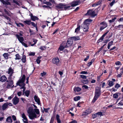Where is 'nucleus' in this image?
<instances>
[{"label":"nucleus","mask_w":123,"mask_h":123,"mask_svg":"<svg viewBox=\"0 0 123 123\" xmlns=\"http://www.w3.org/2000/svg\"><path fill=\"white\" fill-rule=\"evenodd\" d=\"M25 76V75H23L20 78L19 80L17 83V85H18L20 86V89H23V91L24 95L25 94V95L27 97H28L30 93V91L29 90H26L25 92L26 87L25 86V84L24 83Z\"/></svg>","instance_id":"1"},{"label":"nucleus","mask_w":123,"mask_h":123,"mask_svg":"<svg viewBox=\"0 0 123 123\" xmlns=\"http://www.w3.org/2000/svg\"><path fill=\"white\" fill-rule=\"evenodd\" d=\"M92 20L89 19H86L84 22L83 24H82L81 26L84 29V31L85 32L88 31V26Z\"/></svg>","instance_id":"2"},{"label":"nucleus","mask_w":123,"mask_h":123,"mask_svg":"<svg viewBox=\"0 0 123 123\" xmlns=\"http://www.w3.org/2000/svg\"><path fill=\"white\" fill-rule=\"evenodd\" d=\"M27 112L29 114V117L31 119L33 120L37 118V115L35 113L33 112V110L32 108H29L27 111Z\"/></svg>","instance_id":"3"},{"label":"nucleus","mask_w":123,"mask_h":123,"mask_svg":"<svg viewBox=\"0 0 123 123\" xmlns=\"http://www.w3.org/2000/svg\"><path fill=\"white\" fill-rule=\"evenodd\" d=\"M100 95V90L99 89H96L95 92V96L92 100V102L94 103L95 101L97 99Z\"/></svg>","instance_id":"4"},{"label":"nucleus","mask_w":123,"mask_h":123,"mask_svg":"<svg viewBox=\"0 0 123 123\" xmlns=\"http://www.w3.org/2000/svg\"><path fill=\"white\" fill-rule=\"evenodd\" d=\"M6 82H7V85L6 86V88H9L11 87H13L14 85H13V82L12 80V78L9 79V78H8V80H6Z\"/></svg>","instance_id":"5"},{"label":"nucleus","mask_w":123,"mask_h":123,"mask_svg":"<svg viewBox=\"0 0 123 123\" xmlns=\"http://www.w3.org/2000/svg\"><path fill=\"white\" fill-rule=\"evenodd\" d=\"M15 36L20 43H21L24 41V39L23 37H22V34L20 33L19 35L16 34Z\"/></svg>","instance_id":"6"},{"label":"nucleus","mask_w":123,"mask_h":123,"mask_svg":"<svg viewBox=\"0 0 123 123\" xmlns=\"http://www.w3.org/2000/svg\"><path fill=\"white\" fill-rule=\"evenodd\" d=\"M80 3V0H74L71 3V6L74 7L75 6Z\"/></svg>","instance_id":"7"},{"label":"nucleus","mask_w":123,"mask_h":123,"mask_svg":"<svg viewBox=\"0 0 123 123\" xmlns=\"http://www.w3.org/2000/svg\"><path fill=\"white\" fill-rule=\"evenodd\" d=\"M100 25L101 26L100 30L101 31L107 26V24L106 23L104 22L101 23Z\"/></svg>","instance_id":"8"},{"label":"nucleus","mask_w":123,"mask_h":123,"mask_svg":"<svg viewBox=\"0 0 123 123\" xmlns=\"http://www.w3.org/2000/svg\"><path fill=\"white\" fill-rule=\"evenodd\" d=\"M7 73L9 74V76L8 77V78H9V79L12 78V74L13 73V70L11 68H10L8 69V71Z\"/></svg>","instance_id":"9"},{"label":"nucleus","mask_w":123,"mask_h":123,"mask_svg":"<svg viewBox=\"0 0 123 123\" xmlns=\"http://www.w3.org/2000/svg\"><path fill=\"white\" fill-rule=\"evenodd\" d=\"M87 14H88L93 17H95L96 15V14L95 13V12L94 11H92L90 10H89L88 11L87 13Z\"/></svg>","instance_id":"10"},{"label":"nucleus","mask_w":123,"mask_h":123,"mask_svg":"<svg viewBox=\"0 0 123 123\" xmlns=\"http://www.w3.org/2000/svg\"><path fill=\"white\" fill-rule=\"evenodd\" d=\"M21 116L23 118V120L24 123H28L27 118L24 113H22L21 114Z\"/></svg>","instance_id":"11"},{"label":"nucleus","mask_w":123,"mask_h":123,"mask_svg":"<svg viewBox=\"0 0 123 123\" xmlns=\"http://www.w3.org/2000/svg\"><path fill=\"white\" fill-rule=\"evenodd\" d=\"M34 98L35 102L37 103L38 105L41 104L40 99L37 95H35L34 97Z\"/></svg>","instance_id":"12"},{"label":"nucleus","mask_w":123,"mask_h":123,"mask_svg":"<svg viewBox=\"0 0 123 123\" xmlns=\"http://www.w3.org/2000/svg\"><path fill=\"white\" fill-rule=\"evenodd\" d=\"M71 40V39L68 40L67 42L65 44L66 45L65 46L66 48L69 47L73 44V41Z\"/></svg>","instance_id":"13"},{"label":"nucleus","mask_w":123,"mask_h":123,"mask_svg":"<svg viewBox=\"0 0 123 123\" xmlns=\"http://www.w3.org/2000/svg\"><path fill=\"white\" fill-rule=\"evenodd\" d=\"M7 80V78L5 75H2L1 77L0 76V81L4 82Z\"/></svg>","instance_id":"14"},{"label":"nucleus","mask_w":123,"mask_h":123,"mask_svg":"<svg viewBox=\"0 0 123 123\" xmlns=\"http://www.w3.org/2000/svg\"><path fill=\"white\" fill-rule=\"evenodd\" d=\"M13 103L14 105L17 104L19 102V99L16 97H14L12 99Z\"/></svg>","instance_id":"15"},{"label":"nucleus","mask_w":123,"mask_h":123,"mask_svg":"<svg viewBox=\"0 0 123 123\" xmlns=\"http://www.w3.org/2000/svg\"><path fill=\"white\" fill-rule=\"evenodd\" d=\"M54 64H55L57 66H60V64L59 62V60L58 58H56L54 59Z\"/></svg>","instance_id":"16"},{"label":"nucleus","mask_w":123,"mask_h":123,"mask_svg":"<svg viewBox=\"0 0 123 123\" xmlns=\"http://www.w3.org/2000/svg\"><path fill=\"white\" fill-rule=\"evenodd\" d=\"M55 119L56 120L57 123H61V121L60 118V116L58 114H57L55 116Z\"/></svg>","instance_id":"17"},{"label":"nucleus","mask_w":123,"mask_h":123,"mask_svg":"<svg viewBox=\"0 0 123 123\" xmlns=\"http://www.w3.org/2000/svg\"><path fill=\"white\" fill-rule=\"evenodd\" d=\"M65 42H63L62 43V44L61 45L59 48L58 51L59 50L61 51L64 48H66L65 47L66 45L65 44Z\"/></svg>","instance_id":"18"},{"label":"nucleus","mask_w":123,"mask_h":123,"mask_svg":"<svg viewBox=\"0 0 123 123\" xmlns=\"http://www.w3.org/2000/svg\"><path fill=\"white\" fill-rule=\"evenodd\" d=\"M92 112V111L89 109H87L85 112L83 113L82 115H86Z\"/></svg>","instance_id":"19"},{"label":"nucleus","mask_w":123,"mask_h":123,"mask_svg":"<svg viewBox=\"0 0 123 123\" xmlns=\"http://www.w3.org/2000/svg\"><path fill=\"white\" fill-rule=\"evenodd\" d=\"M34 110L36 115H37V118L38 117L40 116V111L37 108H35Z\"/></svg>","instance_id":"20"},{"label":"nucleus","mask_w":123,"mask_h":123,"mask_svg":"<svg viewBox=\"0 0 123 123\" xmlns=\"http://www.w3.org/2000/svg\"><path fill=\"white\" fill-rule=\"evenodd\" d=\"M6 121L8 123H12V121L11 116H9L7 117L6 119Z\"/></svg>","instance_id":"21"},{"label":"nucleus","mask_w":123,"mask_h":123,"mask_svg":"<svg viewBox=\"0 0 123 123\" xmlns=\"http://www.w3.org/2000/svg\"><path fill=\"white\" fill-rule=\"evenodd\" d=\"M6 102L4 104L2 105V109L3 110H5L6 108H7L8 106Z\"/></svg>","instance_id":"22"},{"label":"nucleus","mask_w":123,"mask_h":123,"mask_svg":"<svg viewBox=\"0 0 123 123\" xmlns=\"http://www.w3.org/2000/svg\"><path fill=\"white\" fill-rule=\"evenodd\" d=\"M31 17L32 20L34 21L39 19L36 16H33L32 15H31Z\"/></svg>","instance_id":"23"},{"label":"nucleus","mask_w":123,"mask_h":123,"mask_svg":"<svg viewBox=\"0 0 123 123\" xmlns=\"http://www.w3.org/2000/svg\"><path fill=\"white\" fill-rule=\"evenodd\" d=\"M71 39L73 40L74 41H77L80 39V38L78 36L74 37H71Z\"/></svg>","instance_id":"24"},{"label":"nucleus","mask_w":123,"mask_h":123,"mask_svg":"<svg viewBox=\"0 0 123 123\" xmlns=\"http://www.w3.org/2000/svg\"><path fill=\"white\" fill-rule=\"evenodd\" d=\"M56 7L58 8H62L65 7V5L62 4H61L56 6Z\"/></svg>","instance_id":"25"},{"label":"nucleus","mask_w":123,"mask_h":123,"mask_svg":"<svg viewBox=\"0 0 123 123\" xmlns=\"http://www.w3.org/2000/svg\"><path fill=\"white\" fill-rule=\"evenodd\" d=\"M0 1L2 3L4 4V5H9L10 4V3L8 1H5L3 0H0Z\"/></svg>","instance_id":"26"},{"label":"nucleus","mask_w":123,"mask_h":123,"mask_svg":"<svg viewBox=\"0 0 123 123\" xmlns=\"http://www.w3.org/2000/svg\"><path fill=\"white\" fill-rule=\"evenodd\" d=\"M4 58L6 59H7L8 58L9 56V54L8 53H4L3 55Z\"/></svg>","instance_id":"27"},{"label":"nucleus","mask_w":123,"mask_h":123,"mask_svg":"<svg viewBox=\"0 0 123 123\" xmlns=\"http://www.w3.org/2000/svg\"><path fill=\"white\" fill-rule=\"evenodd\" d=\"M113 43V41H111L108 43L107 46V48L108 49H109L110 48V47L112 44Z\"/></svg>","instance_id":"28"},{"label":"nucleus","mask_w":123,"mask_h":123,"mask_svg":"<svg viewBox=\"0 0 123 123\" xmlns=\"http://www.w3.org/2000/svg\"><path fill=\"white\" fill-rule=\"evenodd\" d=\"M41 56H39L38 57L36 61V62L37 64H39L41 62L40 59H41Z\"/></svg>","instance_id":"29"},{"label":"nucleus","mask_w":123,"mask_h":123,"mask_svg":"<svg viewBox=\"0 0 123 123\" xmlns=\"http://www.w3.org/2000/svg\"><path fill=\"white\" fill-rule=\"evenodd\" d=\"M101 3V2L100 1H98L97 3H95L92 5V6L94 7L97 6L99 5Z\"/></svg>","instance_id":"30"},{"label":"nucleus","mask_w":123,"mask_h":123,"mask_svg":"<svg viewBox=\"0 0 123 123\" xmlns=\"http://www.w3.org/2000/svg\"><path fill=\"white\" fill-rule=\"evenodd\" d=\"M75 91L79 92L81 90V89L79 87H77L75 88L74 89Z\"/></svg>","instance_id":"31"},{"label":"nucleus","mask_w":123,"mask_h":123,"mask_svg":"<svg viewBox=\"0 0 123 123\" xmlns=\"http://www.w3.org/2000/svg\"><path fill=\"white\" fill-rule=\"evenodd\" d=\"M80 29V26L79 25H78V27L75 30V32H79Z\"/></svg>","instance_id":"32"},{"label":"nucleus","mask_w":123,"mask_h":123,"mask_svg":"<svg viewBox=\"0 0 123 123\" xmlns=\"http://www.w3.org/2000/svg\"><path fill=\"white\" fill-rule=\"evenodd\" d=\"M16 58L15 59L16 60H20L21 59V57L18 54H17L15 55Z\"/></svg>","instance_id":"33"},{"label":"nucleus","mask_w":123,"mask_h":123,"mask_svg":"<svg viewBox=\"0 0 123 123\" xmlns=\"http://www.w3.org/2000/svg\"><path fill=\"white\" fill-rule=\"evenodd\" d=\"M114 82L112 81H109L108 82V85L110 87L114 85Z\"/></svg>","instance_id":"34"},{"label":"nucleus","mask_w":123,"mask_h":123,"mask_svg":"<svg viewBox=\"0 0 123 123\" xmlns=\"http://www.w3.org/2000/svg\"><path fill=\"white\" fill-rule=\"evenodd\" d=\"M26 56L25 55H24L21 59L22 62L23 63L25 62H26Z\"/></svg>","instance_id":"35"},{"label":"nucleus","mask_w":123,"mask_h":123,"mask_svg":"<svg viewBox=\"0 0 123 123\" xmlns=\"http://www.w3.org/2000/svg\"><path fill=\"white\" fill-rule=\"evenodd\" d=\"M24 22L25 23L28 25H30L31 24V22L30 20H25L24 21Z\"/></svg>","instance_id":"36"},{"label":"nucleus","mask_w":123,"mask_h":123,"mask_svg":"<svg viewBox=\"0 0 123 123\" xmlns=\"http://www.w3.org/2000/svg\"><path fill=\"white\" fill-rule=\"evenodd\" d=\"M80 96H77L74 98V100L75 101H77L80 99Z\"/></svg>","instance_id":"37"},{"label":"nucleus","mask_w":123,"mask_h":123,"mask_svg":"<svg viewBox=\"0 0 123 123\" xmlns=\"http://www.w3.org/2000/svg\"><path fill=\"white\" fill-rule=\"evenodd\" d=\"M40 49L42 50H44L46 49V48L45 46H42L40 47Z\"/></svg>","instance_id":"38"},{"label":"nucleus","mask_w":123,"mask_h":123,"mask_svg":"<svg viewBox=\"0 0 123 123\" xmlns=\"http://www.w3.org/2000/svg\"><path fill=\"white\" fill-rule=\"evenodd\" d=\"M118 106H121L123 105V99L121 100L118 104Z\"/></svg>","instance_id":"39"},{"label":"nucleus","mask_w":123,"mask_h":123,"mask_svg":"<svg viewBox=\"0 0 123 123\" xmlns=\"http://www.w3.org/2000/svg\"><path fill=\"white\" fill-rule=\"evenodd\" d=\"M116 19V17H115L113 18L112 19L110 20H109V22L110 23L113 22Z\"/></svg>","instance_id":"40"},{"label":"nucleus","mask_w":123,"mask_h":123,"mask_svg":"<svg viewBox=\"0 0 123 123\" xmlns=\"http://www.w3.org/2000/svg\"><path fill=\"white\" fill-rule=\"evenodd\" d=\"M113 96L114 98H117L118 97V93L114 94L113 95Z\"/></svg>","instance_id":"41"},{"label":"nucleus","mask_w":123,"mask_h":123,"mask_svg":"<svg viewBox=\"0 0 123 123\" xmlns=\"http://www.w3.org/2000/svg\"><path fill=\"white\" fill-rule=\"evenodd\" d=\"M114 86L115 88L117 89L120 87V85L118 83H117Z\"/></svg>","instance_id":"42"},{"label":"nucleus","mask_w":123,"mask_h":123,"mask_svg":"<svg viewBox=\"0 0 123 123\" xmlns=\"http://www.w3.org/2000/svg\"><path fill=\"white\" fill-rule=\"evenodd\" d=\"M115 3V0H113L111 2L110 4V5L111 6H112Z\"/></svg>","instance_id":"43"},{"label":"nucleus","mask_w":123,"mask_h":123,"mask_svg":"<svg viewBox=\"0 0 123 123\" xmlns=\"http://www.w3.org/2000/svg\"><path fill=\"white\" fill-rule=\"evenodd\" d=\"M115 64L117 65H121L122 64L121 63V62L119 61H117L115 63Z\"/></svg>","instance_id":"44"},{"label":"nucleus","mask_w":123,"mask_h":123,"mask_svg":"<svg viewBox=\"0 0 123 123\" xmlns=\"http://www.w3.org/2000/svg\"><path fill=\"white\" fill-rule=\"evenodd\" d=\"M80 77L83 79H86V76L85 75H81Z\"/></svg>","instance_id":"45"},{"label":"nucleus","mask_w":123,"mask_h":123,"mask_svg":"<svg viewBox=\"0 0 123 123\" xmlns=\"http://www.w3.org/2000/svg\"><path fill=\"white\" fill-rule=\"evenodd\" d=\"M50 109L49 108H48L47 109H45L44 108V111L46 112H48V111Z\"/></svg>","instance_id":"46"},{"label":"nucleus","mask_w":123,"mask_h":123,"mask_svg":"<svg viewBox=\"0 0 123 123\" xmlns=\"http://www.w3.org/2000/svg\"><path fill=\"white\" fill-rule=\"evenodd\" d=\"M97 114L98 115H99L100 116H103V113L102 112H99L98 113H97Z\"/></svg>","instance_id":"47"},{"label":"nucleus","mask_w":123,"mask_h":123,"mask_svg":"<svg viewBox=\"0 0 123 123\" xmlns=\"http://www.w3.org/2000/svg\"><path fill=\"white\" fill-rule=\"evenodd\" d=\"M21 43L22 45L24 46L25 47H28L27 45L25 43H24L23 42Z\"/></svg>","instance_id":"48"},{"label":"nucleus","mask_w":123,"mask_h":123,"mask_svg":"<svg viewBox=\"0 0 123 123\" xmlns=\"http://www.w3.org/2000/svg\"><path fill=\"white\" fill-rule=\"evenodd\" d=\"M80 74H87L88 73L87 72L85 71H83L81 72L80 73Z\"/></svg>","instance_id":"49"},{"label":"nucleus","mask_w":123,"mask_h":123,"mask_svg":"<svg viewBox=\"0 0 123 123\" xmlns=\"http://www.w3.org/2000/svg\"><path fill=\"white\" fill-rule=\"evenodd\" d=\"M35 55V53L34 52H31L29 54L30 56H34Z\"/></svg>","instance_id":"50"},{"label":"nucleus","mask_w":123,"mask_h":123,"mask_svg":"<svg viewBox=\"0 0 123 123\" xmlns=\"http://www.w3.org/2000/svg\"><path fill=\"white\" fill-rule=\"evenodd\" d=\"M34 27H36V26H37V25L35 23L33 22H31V24Z\"/></svg>","instance_id":"51"},{"label":"nucleus","mask_w":123,"mask_h":123,"mask_svg":"<svg viewBox=\"0 0 123 123\" xmlns=\"http://www.w3.org/2000/svg\"><path fill=\"white\" fill-rule=\"evenodd\" d=\"M41 74L42 76H43L46 74V73L45 72H43V73H41Z\"/></svg>","instance_id":"52"},{"label":"nucleus","mask_w":123,"mask_h":123,"mask_svg":"<svg viewBox=\"0 0 123 123\" xmlns=\"http://www.w3.org/2000/svg\"><path fill=\"white\" fill-rule=\"evenodd\" d=\"M54 121V117H52V118L51 120L50 123H53Z\"/></svg>","instance_id":"53"},{"label":"nucleus","mask_w":123,"mask_h":123,"mask_svg":"<svg viewBox=\"0 0 123 123\" xmlns=\"http://www.w3.org/2000/svg\"><path fill=\"white\" fill-rule=\"evenodd\" d=\"M12 117L14 121H15L16 120V116L14 115H12Z\"/></svg>","instance_id":"54"},{"label":"nucleus","mask_w":123,"mask_h":123,"mask_svg":"<svg viewBox=\"0 0 123 123\" xmlns=\"http://www.w3.org/2000/svg\"><path fill=\"white\" fill-rule=\"evenodd\" d=\"M92 61H91L89 62L87 64V66H90L92 64Z\"/></svg>","instance_id":"55"},{"label":"nucleus","mask_w":123,"mask_h":123,"mask_svg":"<svg viewBox=\"0 0 123 123\" xmlns=\"http://www.w3.org/2000/svg\"><path fill=\"white\" fill-rule=\"evenodd\" d=\"M97 116V113L92 115V117L93 118L96 117Z\"/></svg>","instance_id":"56"},{"label":"nucleus","mask_w":123,"mask_h":123,"mask_svg":"<svg viewBox=\"0 0 123 123\" xmlns=\"http://www.w3.org/2000/svg\"><path fill=\"white\" fill-rule=\"evenodd\" d=\"M83 82L84 84H87L88 83V81L87 80H84Z\"/></svg>","instance_id":"57"},{"label":"nucleus","mask_w":123,"mask_h":123,"mask_svg":"<svg viewBox=\"0 0 123 123\" xmlns=\"http://www.w3.org/2000/svg\"><path fill=\"white\" fill-rule=\"evenodd\" d=\"M89 58V56H87L86 57V58H85L84 59V61H87L88 59Z\"/></svg>","instance_id":"58"},{"label":"nucleus","mask_w":123,"mask_h":123,"mask_svg":"<svg viewBox=\"0 0 123 123\" xmlns=\"http://www.w3.org/2000/svg\"><path fill=\"white\" fill-rule=\"evenodd\" d=\"M17 94L19 96H20L21 94V92H19L17 93Z\"/></svg>","instance_id":"59"},{"label":"nucleus","mask_w":123,"mask_h":123,"mask_svg":"<svg viewBox=\"0 0 123 123\" xmlns=\"http://www.w3.org/2000/svg\"><path fill=\"white\" fill-rule=\"evenodd\" d=\"M82 87L84 88H85L86 89H87L88 88V86H87L86 85H84L82 86Z\"/></svg>","instance_id":"60"},{"label":"nucleus","mask_w":123,"mask_h":123,"mask_svg":"<svg viewBox=\"0 0 123 123\" xmlns=\"http://www.w3.org/2000/svg\"><path fill=\"white\" fill-rule=\"evenodd\" d=\"M117 27L118 28H123V25H119L117 26Z\"/></svg>","instance_id":"61"},{"label":"nucleus","mask_w":123,"mask_h":123,"mask_svg":"<svg viewBox=\"0 0 123 123\" xmlns=\"http://www.w3.org/2000/svg\"><path fill=\"white\" fill-rule=\"evenodd\" d=\"M105 37L103 35L101 37V38L99 39L100 40H101V41L104 39V38Z\"/></svg>","instance_id":"62"},{"label":"nucleus","mask_w":123,"mask_h":123,"mask_svg":"<svg viewBox=\"0 0 123 123\" xmlns=\"http://www.w3.org/2000/svg\"><path fill=\"white\" fill-rule=\"evenodd\" d=\"M122 73H121L120 74H118L117 75V77H121V75H122Z\"/></svg>","instance_id":"63"},{"label":"nucleus","mask_w":123,"mask_h":123,"mask_svg":"<svg viewBox=\"0 0 123 123\" xmlns=\"http://www.w3.org/2000/svg\"><path fill=\"white\" fill-rule=\"evenodd\" d=\"M6 103H7V104L8 106V105H9L10 106H12V105L11 103H9L8 102H6Z\"/></svg>","instance_id":"64"}]
</instances>
